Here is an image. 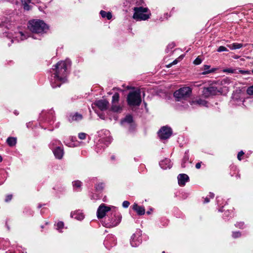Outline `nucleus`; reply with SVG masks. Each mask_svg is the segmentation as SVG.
I'll return each instance as SVG.
<instances>
[{
	"instance_id": "nucleus-24",
	"label": "nucleus",
	"mask_w": 253,
	"mask_h": 253,
	"mask_svg": "<svg viewBox=\"0 0 253 253\" xmlns=\"http://www.w3.org/2000/svg\"><path fill=\"white\" fill-rule=\"evenodd\" d=\"M21 2L24 10H29L31 9L32 6L30 4L31 3V0H21Z\"/></svg>"
},
{
	"instance_id": "nucleus-51",
	"label": "nucleus",
	"mask_w": 253,
	"mask_h": 253,
	"mask_svg": "<svg viewBox=\"0 0 253 253\" xmlns=\"http://www.w3.org/2000/svg\"><path fill=\"white\" fill-rule=\"evenodd\" d=\"M177 62H178V60L177 59H175L171 63L168 65V67H170V66H171L173 65H175L177 63Z\"/></svg>"
},
{
	"instance_id": "nucleus-10",
	"label": "nucleus",
	"mask_w": 253,
	"mask_h": 253,
	"mask_svg": "<svg viewBox=\"0 0 253 253\" xmlns=\"http://www.w3.org/2000/svg\"><path fill=\"white\" fill-rule=\"evenodd\" d=\"M112 211L110 207L106 206L105 204H101L97 211V218L99 219L102 218L106 214H109Z\"/></svg>"
},
{
	"instance_id": "nucleus-43",
	"label": "nucleus",
	"mask_w": 253,
	"mask_h": 253,
	"mask_svg": "<svg viewBox=\"0 0 253 253\" xmlns=\"http://www.w3.org/2000/svg\"><path fill=\"white\" fill-rule=\"evenodd\" d=\"M247 92L249 95H253V85L248 87Z\"/></svg>"
},
{
	"instance_id": "nucleus-32",
	"label": "nucleus",
	"mask_w": 253,
	"mask_h": 253,
	"mask_svg": "<svg viewBox=\"0 0 253 253\" xmlns=\"http://www.w3.org/2000/svg\"><path fill=\"white\" fill-rule=\"evenodd\" d=\"M120 99V95L118 93H115L112 96V104L118 103Z\"/></svg>"
},
{
	"instance_id": "nucleus-12",
	"label": "nucleus",
	"mask_w": 253,
	"mask_h": 253,
	"mask_svg": "<svg viewBox=\"0 0 253 253\" xmlns=\"http://www.w3.org/2000/svg\"><path fill=\"white\" fill-rule=\"evenodd\" d=\"M116 244V239L115 236L112 234L108 235L104 241V245L107 249L115 246Z\"/></svg>"
},
{
	"instance_id": "nucleus-2",
	"label": "nucleus",
	"mask_w": 253,
	"mask_h": 253,
	"mask_svg": "<svg viewBox=\"0 0 253 253\" xmlns=\"http://www.w3.org/2000/svg\"><path fill=\"white\" fill-rule=\"evenodd\" d=\"M28 28L30 31L39 34H42L48 29L47 25L39 19H33L28 22Z\"/></svg>"
},
{
	"instance_id": "nucleus-33",
	"label": "nucleus",
	"mask_w": 253,
	"mask_h": 253,
	"mask_svg": "<svg viewBox=\"0 0 253 253\" xmlns=\"http://www.w3.org/2000/svg\"><path fill=\"white\" fill-rule=\"evenodd\" d=\"M189 161V157L187 155V153L186 152L185 153V156L183 159V160H182V164H181V167L182 168H185L186 167V163L187 162H188Z\"/></svg>"
},
{
	"instance_id": "nucleus-21",
	"label": "nucleus",
	"mask_w": 253,
	"mask_h": 253,
	"mask_svg": "<svg viewBox=\"0 0 253 253\" xmlns=\"http://www.w3.org/2000/svg\"><path fill=\"white\" fill-rule=\"evenodd\" d=\"M82 115L78 113L71 114L69 116V121L70 122L79 121L82 119Z\"/></svg>"
},
{
	"instance_id": "nucleus-58",
	"label": "nucleus",
	"mask_w": 253,
	"mask_h": 253,
	"mask_svg": "<svg viewBox=\"0 0 253 253\" xmlns=\"http://www.w3.org/2000/svg\"><path fill=\"white\" fill-rule=\"evenodd\" d=\"M111 159H112V160H114V159H115V157H114V156H112L111 157Z\"/></svg>"
},
{
	"instance_id": "nucleus-50",
	"label": "nucleus",
	"mask_w": 253,
	"mask_h": 253,
	"mask_svg": "<svg viewBox=\"0 0 253 253\" xmlns=\"http://www.w3.org/2000/svg\"><path fill=\"white\" fill-rule=\"evenodd\" d=\"M234 70L232 68H228L224 70V72H228L229 73H234Z\"/></svg>"
},
{
	"instance_id": "nucleus-49",
	"label": "nucleus",
	"mask_w": 253,
	"mask_h": 253,
	"mask_svg": "<svg viewBox=\"0 0 253 253\" xmlns=\"http://www.w3.org/2000/svg\"><path fill=\"white\" fill-rule=\"evenodd\" d=\"M210 67V66L209 65H205L204 66V70H206V71L204 72L203 73V74L205 75L208 73H210V71H206V70H208L209 69Z\"/></svg>"
},
{
	"instance_id": "nucleus-14",
	"label": "nucleus",
	"mask_w": 253,
	"mask_h": 253,
	"mask_svg": "<svg viewBox=\"0 0 253 253\" xmlns=\"http://www.w3.org/2000/svg\"><path fill=\"white\" fill-rule=\"evenodd\" d=\"M217 92L216 88L213 86L205 87L203 90V95L205 97H208L211 95H215Z\"/></svg>"
},
{
	"instance_id": "nucleus-37",
	"label": "nucleus",
	"mask_w": 253,
	"mask_h": 253,
	"mask_svg": "<svg viewBox=\"0 0 253 253\" xmlns=\"http://www.w3.org/2000/svg\"><path fill=\"white\" fill-rule=\"evenodd\" d=\"M103 141L102 140H101L100 141V142L98 143L96 145V151L97 153H99L100 152V150H101V147H103V149H104V148L107 145V144H106L105 146H102L101 143H102V142Z\"/></svg>"
},
{
	"instance_id": "nucleus-61",
	"label": "nucleus",
	"mask_w": 253,
	"mask_h": 253,
	"mask_svg": "<svg viewBox=\"0 0 253 253\" xmlns=\"http://www.w3.org/2000/svg\"><path fill=\"white\" fill-rule=\"evenodd\" d=\"M219 211L222 212L223 211L221 209H219Z\"/></svg>"
},
{
	"instance_id": "nucleus-64",
	"label": "nucleus",
	"mask_w": 253,
	"mask_h": 253,
	"mask_svg": "<svg viewBox=\"0 0 253 253\" xmlns=\"http://www.w3.org/2000/svg\"><path fill=\"white\" fill-rule=\"evenodd\" d=\"M100 117L101 118H102V119H104L103 117H101L100 116Z\"/></svg>"
},
{
	"instance_id": "nucleus-40",
	"label": "nucleus",
	"mask_w": 253,
	"mask_h": 253,
	"mask_svg": "<svg viewBox=\"0 0 253 253\" xmlns=\"http://www.w3.org/2000/svg\"><path fill=\"white\" fill-rule=\"evenodd\" d=\"M87 134L84 132L79 133L78 134V137L81 140H84L86 138Z\"/></svg>"
},
{
	"instance_id": "nucleus-18",
	"label": "nucleus",
	"mask_w": 253,
	"mask_h": 253,
	"mask_svg": "<svg viewBox=\"0 0 253 253\" xmlns=\"http://www.w3.org/2000/svg\"><path fill=\"white\" fill-rule=\"evenodd\" d=\"M123 125H124L126 123L129 125V130L132 129L133 124V118L131 115H127L125 119L121 122Z\"/></svg>"
},
{
	"instance_id": "nucleus-28",
	"label": "nucleus",
	"mask_w": 253,
	"mask_h": 253,
	"mask_svg": "<svg viewBox=\"0 0 253 253\" xmlns=\"http://www.w3.org/2000/svg\"><path fill=\"white\" fill-rule=\"evenodd\" d=\"M9 244V242L8 241L4 239H0V249H5Z\"/></svg>"
},
{
	"instance_id": "nucleus-29",
	"label": "nucleus",
	"mask_w": 253,
	"mask_h": 253,
	"mask_svg": "<svg viewBox=\"0 0 253 253\" xmlns=\"http://www.w3.org/2000/svg\"><path fill=\"white\" fill-rule=\"evenodd\" d=\"M193 103L198 104L199 106H207L208 102L205 100L198 99L195 101H193Z\"/></svg>"
},
{
	"instance_id": "nucleus-7",
	"label": "nucleus",
	"mask_w": 253,
	"mask_h": 253,
	"mask_svg": "<svg viewBox=\"0 0 253 253\" xmlns=\"http://www.w3.org/2000/svg\"><path fill=\"white\" fill-rule=\"evenodd\" d=\"M3 36L5 37L7 40H9L11 42H13L14 41H23L26 39L28 37L24 33L22 32H14L13 34L11 32H5L3 33Z\"/></svg>"
},
{
	"instance_id": "nucleus-44",
	"label": "nucleus",
	"mask_w": 253,
	"mask_h": 253,
	"mask_svg": "<svg viewBox=\"0 0 253 253\" xmlns=\"http://www.w3.org/2000/svg\"><path fill=\"white\" fill-rule=\"evenodd\" d=\"M202 62V60L200 57H197L193 62L194 64L195 65H199L201 64Z\"/></svg>"
},
{
	"instance_id": "nucleus-52",
	"label": "nucleus",
	"mask_w": 253,
	"mask_h": 253,
	"mask_svg": "<svg viewBox=\"0 0 253 253\" xmlns=\"http://www.w3.org/2000/svg\"><path fill=\"white\" fill-rule=\"evenodd\" d=\"M240 72L242 74H251V72L250 71H241Z\"/></svg>"
},
{
	"instance_id": "nucleus-38",
	"label": "nucleus",
	"mask_w": 253,
	"mask_h": 253,
	"mask_svg": "<svg viewBox=\"0 0 253 253\" xmlns=\"http://www.w3.org/2000/svg\"><path fill=\"white\" fill-rule=\"evenodd\" d=\"M209 196L210 197V198L207 196L204 199V203H209L210 202V198H213L214 195L213 193L211 192L210 193Z\"/></svg>"
},
{
	"instance_id": "nucleus-45",
	"label": "nucleus",
	"mask_w": 253,
	"mask_h": 253,
	"mask_svg": "<svg viewBox=\"0 0 253 253\" xmlns=\"http://www.w3.org/2000/svg\"><path fill=\"white\" fill-rule=\"evenodd\" d=\"M129 204L130 203L128 201H125L123 202L122 205L124 208H127L129 206Z\"/></svg>"
},
{
	"instance_id": "nucleus-4",
	"label": "nucleus",
	"mask_w": 253,
	"mask_h": 253,
	"mask_svg": "<svg viewBox=\"0 0 253 253\" xmlns=\"http://www.w3.org/2000/svg\"><path fill=\"white\" fill-rule=\"evenodd\" d=\"M133 10V18L136 21L146 20L150 18L151 13L147 7H135Z\"/></svg>"
},
{
	"instance_id": "nucleus-15",
	"label": "nucleus",
	"mask_w": 253,
	"mask_h": 253,
	"mask_svg": "<svg viewBox=\"0 0 253 253\" xmlns=\"http://www.w3.org/2000/svg\"><path fill=\"white\" fill-rule=\"evenodd\" d=\"M178 183L181 186H183L189 181V176L184 173L179 174L177 176Z\"/></svg>"
},
{
	"instance_id": "nucleus-47",
	"label": "nucleus",
	"mask_w": 253,
	"mask_h": 253,
	"mask_svg": "<svg viewBox=\"0 0 253 253\" xmlns=\"http://www.w3.org/2000/svg\"><path fill=\"white\" fill-rule=\"evenodd\" d=\"M91 199L92 200H96L99 199V195L98 194H92L91 196Z\"/></svg>"
},
{
	"instance_id": "nucleus-48",
	"label": "nucleus",
	"mask_w": 253,
	"mask_h": 253,
	"mask_svg": "<svg viewBox=\"0 0 253 253\" xmlns=\"http://www.w3.org/2000/svg\"><path fill=\"white\" fill-rule=\"evenodd\" d=\"M12 195H8L6 196V198H5V201L6 202H9L10 201H11V200L12 199Z\"/></svg>"
},
{
	"instance_id": "nucleus-20",
	"label": "nucleus",
	"mask_w": 253,
	"mask_h": 253,
	"mask_svg": "<svg viewBox=\"0 0 253 253\" xmlns=\"http://www.w3.org/2000/svg\"><path fill=\"white\" fill-rule=\"evenodd\" d=\"M71 216L79 220H81L84 218V215L82 211L79 210L72 212L71 213Z\"/></svg>"
},
{
	"instance_id": "nucleus-46",
	"label": "nucleus",
	"mask_w": 253,
	"mask_h": 253,
	"mask_svg": "<svg viewBox=\"0 0 253 253\" xmlns=\"http://www.w3.org/2000/svg\"><path fill=\"white\" fill-rule=\"evenodd\" d=\"M244 154V152L243 151H241L239 152L237 155V158L239 161L242 160L241 157L243 156Z\"/></svg>"
},
{
	"instance_id": "nucleus-8",
	"label": "nucleus",
	"mask_w": 253,
	"mask_h": 253,
	"mask_svg": "<svg viewBox=\"0 0 253 253\" xmlns=\"http://www.w3.org/2000/svg\"><path fill=\"white\" fill-rule=\"evenodd\" d=\"M40 119L42 122H47L51 124L54 122L55 119L54 111L52 109L42 111L40 114Z\"/></svg>"
},
{
	"instance_id": "nucleus-26",
	"label": "nucleus",
	"mask_w": 253,
	"mask_h": 253,
	"mask_svg": "<svg viewBox=\"0 0 253 253\" xmlns=\"http://www.w3.org/2000/svg\"><path fill=\"white\" fill-rule=\"evenodd\" d=\"M243 46L242 43H233L232 44L228 45V47L232 50L239 49Z\"/></svg>"
},
{
	"instance_id": "nucleus-41",
	"label": "nucleus",
	"mask_w": 253,
	"mask_h": 253,
	"mask_svg": "<svg viewBox=\"0 0 253 253\" xmlns=\"http://www.w3.org/2000/svg\"><path fill=\"white\" fill-rule=\"evenodd\" d=\"M217 51L219 52H222V51H228V50L226 47L223 46H220L218 49H217Z\"/></svg>"
},
{
	"instance_id": "nucleus-13",
	"label": "nucleus",
	"mask_w": 253,
	"mask_h": 253,
	"mask_svg": "<svg viewBox=\"0 0 253 253\" xmlns=\"http://www.w3.org/2000/svg\"><path fill=\"white\" fill-rule=\"evenodd\" d=\"M94 104L100 110L104 111L108 109L109 103L106 99H101L96 101Z\"/></svg>"
},
{
	"instance_id": "nucleus-34",
	"label": "nucleus",
	"mask_w": 253,
	"mask_h": 253,
	"mask_svg": "<svg viewBox=\"0 0 253 253\" xmlns=\"http://www.w3.org/2000/svg\"><path fill=\"white\" fill-rule=\"evenodd\" d=\"M56 229L59 231V232H61L62 229L64 228V223L62 221H59L57 222L56 225Z\"/></svg>"
},
{
	"instance_id": "nucleus-60",
	"label": "nucleus",
	"mask_w": 253,
	"mask_h": 253,
	"mask_svg": "<svg viewBox=\"0 0 253 253\" xmlns=\"http://www.w3.org/2000/svg\"><path fill=\"white\" fill-rule=\"evenodd\" d=\"M105 131L107 133V134L109 133V132L107 130H105Z\"/></svg>"
},
{
	"instance_id": "nucleus-6",
	"label": "nucleus",
	"mask_w": 253,
	"mask_h": 253,
	"mask_svg": "<svg viewBox=\"0 0 253 253\" xmlns=\"http://www.w3.org/2000/svg\"><path fill=\"white\" fill-rule=\"evenodd\" d=\"M192 93V90L189 87H183L176 90L174 93V97L176 101H180L183 100H186L189 98Z\"/></svg>"
},
{
	"instance_id": "nucleus-3",
	"label": "nucleus",
	"mask_w": 253,
	"mask_h": 253,
	"mask_svg": "<svg viewBox=\"0 0 253 253\" xmlns=\"http://www.w3.org/2000/svg\"><path fill=\"white\" fill-rule=\"evenodd\" d=\"M113 208L112 211L107 215L104 219L103 225L106 227H114L118 225L121 222L122 217L120 214L116 212Z\"/></svg>"
},
{
	"instance_id": "nucleus-17",
	"label": "nucleus",
	"mask_w": 253,
	"mask_h": 253,
	"mask_svg": "<svg viewBox=\"0 0 253 253\" xmlns=\"http://www.w3.org/2000/svg\"><path fill=\"white\" fill-rule=\"evenodd\" d=\"M159 165L162 169H170L172 167V164L170 160L169 159H165L159 163Z\"/></svg>"
},
{
	"instance_id": "nucleus-31",
	"label": "nucleus",
	"mask_w": 253,
	"mask_h": 253,
	"mask_svg": "<svg viewBox=\"0 0 253 253\" xmlns=\"http://www.w3.org/2000/svg\"><path fill=\"white\" fill-rule=\"evenodd\" d=\"M104 187V184L103 182H99L95 186V190L97 192H101Z\"/></svg>"
},
{
	"instance_id": "nucleus-56",
	"label": "nucleus",
	"mask_w": 253,
	"mask_h": 253,
	"mask_svg": "<svg viewBox=\"0 0 253 253\" xmlns=\"http://www.w3.org/2000/svg\"><path fill=\"white\" fill-rule=\"evenodd\" d=\"M146 213L147 214H150L151 213V211H147Z\"/></svg>"
},
{
	"instance_id": "nucleus-25",
	"label": "nucleus",
	"mask_w": 253,
	"mask_h": 253,
	"mask_svg": "<svg viewBox=\"0 0 253 253\" xmlns=\"http://www.w3.org/2000/svg\"><path fill=\"white\" fill-rule=\"evenodd\" d=\"M17 142V139L14 137H9L6 139L7 144L10 147L15 146Z\"/></svg>"
},
{
	"instance_id": "nucleus-59",
	"label": "nucleus",
	"mask_w": 253,
	"mask_h": 253,
	"mask_svg": "<svg viewBox=\"0 0 253 253\" xmlns=\"http://www.w3.org/2000/svg\"><path fill=\"white\" fill-rule=\"evenodd\" d=\"M3 175H4V173H0V177H1Z\"/></svg>"
},
{
	"instance_id": "nucleus-62",
	"label": "nucleus",
	"mask_w": 253,
	"mask_h": 253,
	"mask_svg": "<svg viewBox=\"0 0 253 253\" xmlns=\"http://www.w3.org/2000/svg\"><path fill=\"white\" fill-rule=\"evenodd\" d=\"M41 207H42V206L41 205H39L38 206V208H41Z\"/></svg>"
},
{
	"instance_id": "nucleus-55",
	"label": "nucleus",
	"mask_w": 253,
	"mask_h": 253,
	"mask_svg": "<svg viewBox=\"0 0 253 253\" xmlns=\"http://www.w3.org/2000/svg\"><path fill=\"white\" fill-rule=\"evenodd\" d=\"M2 161V157L0 155V163Z\"/></svg>"
},
{
	"instance_id": "nucleus-39",
	"label": "nucleus",
	"mask_w": 253,
	"mask_h": 253,
	"mask_svg": "<svg viewBox=\"0 0 253 253\" xmlns=\"http://www.w3.org/2000/svg\"><path fill=\"white\" fill-rule=\"evenodd\" d=\"M232 236L234 238H239L241 236V233L239 231L233 232Z\"/></svg>"
},
{
	"instance_id": "nucleus-35",
	"label": "nucleus",
	"mask_w": 253,
	"mask_h": 253,
	"mask_svg": "<svg viewBox=\"0 0 253 253\" xmlns=\"http://www.w3.org/2000/svg\"><path fill=\"white\" fill-rule=\"evenodd\" d=\"M232 213V211L227 210L224 212L223 217L224 219H228V217L229 216V215L230 217H231V215L233 214Z\"/></svg>"
},
{
	"instance_id": "nucleus-27",
	"label": "nucleus",
	"mask_w": 253,
	"mask_h": 253,
	"mask_svg": "<svg viewBox=\"0 0 253 253\" xmlns=\"http://www.w3.org/2000/svg\"><path fill=\"white\" fill-rule=\"evenodd\" d=\"M73 186L74 189L76 191H79L81 190L82 182L79 180H76L73 182Z\"/></svg>"
},
{
	"instance_id": "nucleus-54",
	"label": "nucleus",
	"mask_w": 253,
	"mask_h": 253,
	"mask_svg": "<svg viewBox=\"0 0 253 253\" xmlns=\"http://www.w3.org/2000/svg\"><path fill=\"white\" fill-rule=\"evenodd\" d=\"M4 178H3L2 179H1L0 180V185L2 184L4 182Z\"/></svg>"
},
{
	"instance_id": "nucleus-11",
	"label": "nucleus",
	"mask_w": 253,
	"mask_h": 253,
	"mask_svg": "<svg viewBox=\"0 0 253 253\" xmlns=\"http://www.w3.org/2000/svg\"><path fill=\"white\" fill-rule=\"evenodd\" d=\"M172 132L170 127L164 126L158 131V135L161 139H167L171 135Z\"/></svg>"
},
{
	"instance_id": "nucleus-16",
	"label": "nucleus",
	"mask_w": 253,
	"mask_h": 253,
	"mask_svg": "<svg viewBox=\"0 0 253 253\" xmlns=\"http://www.w3.org/2000/svg\"><path fill=\"white\" fill-rule=\"evenodd\" d=\"M52 152L55 157L57 159H61L64 155V150L63 146L53 149Z\"/></svg>"
},
{
	"instance_id": "nucleus-36",
	"label": "nucleus",
	"mask_w": 253,
	"mask_h": 253,
	"mask_svg": "<svg viewBox=\"0 0 253 253\" xmlns=\"http://www.w3.org/2000/svg\"><path fill=\"white\" fill-rule=\"evenodd\" d=\"M24 249H22L21 247H17L16 250L14 251L13 253L10 251L9 252H6V253H24Z\"/></svg>"
},
{
	"instance_id": "nucleus-63",
	"label": "nucleus",
	"mask_w": 253,
	"mask_h": 253,
	"mask_svg": "<svg viewBox=\"0 0 253 253\" xmlns=\"http://www.w3.org/2000/svg\"><path fill=\"white\" fill-rule=\"evenodd\" d=\"M236 176L237 177V178H240V176L239 175H237Z\"/></svg>"
},
{
	"instance_id": "nucleus-1",
	"label": "nucleus",
	"mask_w": 253,
	"mask_h": 253,
	"mask_svg": "<svg viewBox=\"0 0 253 253\" xmlns=\"http://www.w3.org/2000/svg\"><path fill=\"white\" fill-rule=\"evenodd\" d=\"M71 66V61L67 59L59 61L53 66L50 78L51 85L53 88L59 87L66 81L68 68Z\"/></svg>"
},
{
	"instance_id": "nucleus-19",
	"label": "nucleus",
	"mask_w": 253,
	"mask_h": 253,
	"mask_svg": "<svg viewBox=\"0 0 253 253\" xmlns=\"http://www.w3.org/2000/svg\"><path fill=\"white\" fill-rule=\"evenodd\" d=\"M132 209L139 215H143L145 213V208L143 207L138 206L136 203L133 205Z\"/></svg>"
},
{
	"instance_id": "nucleus-42",
	"label": "nucleus",
	"mask_w": 253,
	"mask_h": 253,
	"mask_svg": "<svg viewBox=\"0 0 253 253\" xmlns=\"http://www.w3.org/2000/svg\"><path fill=\"white\" fill-rule=\"evenodd\" d=\"M235 225L236 227H239V228H244L245 226L243 222H237Z\"/></svg>"
},
{
	"instance_id": "nucleus-9",
	"label": "nucleus",
	"mask_w": 253,
	"mask_h": 253,
	"mask_svg": "<svg viewBox=\"0 0 253 253\" xmlns=\"http://www.w3.org/2000/svg\"><path fill=\"white\" fill-rule=\"evenodd\" d=\"M142 231L137 229L133 233L130 239V244L132 247H137L142 243Z\"/></svg>"
},
{
	"instance_id": "nucleus-23",
	"label": "nucleus",
	"mask_w": 253,
	"mask_h": 253,
	"mask_svg": "<svg viewBox=\"0 0 253 253\" xmlns=\"http://www.w3.org/2000/svg\"><path fill=\"white\" fill-rule=\"evenodd\" d=\"M111 110L114 112L121 113L123 110V106L118 103L112 104Z\"/></svg>"
},
{
	"instance_id": "nucleus-22",
	"label": "nucleus",
	"mask_w": 253,
	"mask_h": 253,
	"mask_svg": "<svg viewBox=\"0 0 253 253\" xmlns=\"http://www.w3.org/2000/svg\"><path fill=\"white\" fill-rule=\"evenodd\" d=\"M49 148L53 150V149H56L57 148L63 146L62 144H61V142L59 140L54 139L52 140L49 145Z\"/></svg>"
},
{
	"instance_id": "nucleus-30",
	"label": "nucleus",
	"mask_w": 253,
	"mask_h": 253,
	"mask_svg": "<svg viewBox=\"0 0 253 253\" xmlns=\"http://www.w3.org/2000/svg\"><path fill=\"white\" fill-rule=\"evenodd\" d=\"M100 14L103 18H106L108 20L111 19L112 17L111 12H107L104 10H101Z\"/></svg>"
},
{
	"instance_id": "nucleus-53",
	"label": "nucleus",
	"mask_w": 253,
	"mask_h": 253,
	"mask_svg": "<svg viewBox=\"0 0 253 253\" xmlns=\"http://www.w3.org/2000/svg\"><path fill=\"white\" fill-rule=\"evenodd\" d=\"M196 168L197 169H200L201 168V163H198L196 164Z\"/></svg>"
},
{
	"instance_id": "nucleus-57",
	"label": "nucleus",
	"mask_w": 253,
	"mask_h": 253,
	"mask_svg": "<svg viewBox=\"0 0 253 253\" xmlns=\"http://www.w3.org/2000/svg\"><path fill=\"white\" fill-rule=\"evenodd\" d=\"M107 139L109 140V141H108V144H109V143H110L111 142V140H110V138H107Z\"/></svg>"
},
{
	"instance_id": "nucleus-5",
	"label": "nucleus",
	"mask_w": 253,
	"mask_h": 253,
	"mask_svg": "<svg viewBox=\"0 0 253 253\" xmlns=\"http://www.w3.org/2000/svg\"><path fill=\"white\" fill-rule=\"evenodd\" d=\"M142 101L140 91L137 89L130 91L127 97V102L129 106H138Z\"/></svg>"
}]
</instances>
